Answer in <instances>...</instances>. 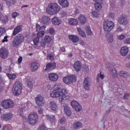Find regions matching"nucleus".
Listing matches in <instances>:
<instances>
[{
	"mask_svg": "<svg viewBox=\"0 0 130 130\" xmlns=\"http://www.w3.org/2000/svg\"><path fill=\"white\" fill-rule=\"evenodd\" d=\"M60 11V6L55 3H51L48 4L46 8V12L49 15H56Z\"/></svg>",
	"mask_w": 130,
	"mask_h": 130,
	"instance_id": "1",
	"label": "nucleus"
},
{
	"mask_svg": "<svg viewBox=\"0 0 130 130\" xmlns=\"http://www.w3.org/2000/svg\"><path fill=\"white\" fill-rule=\"evenodd\" d=\"M25 37L24 35L22 34H19L17 35L14 39L12 41L13 46L14 47H18L21 43L24 42Z\"/></svg>",
	"mask_w": 130,
	"mask_h": 130,
	"instance_id": "2",
	"label": "nucleus"
},
{
	"mask_svg": "<svg viewBox=\"0 0 130 130\" xmlns=\"http://www.w3.org/2000/svg\"><path fill=\"white\" fill-rule=\"evenodd\" d=\"M22 83L17 81L12 88V92L15 96H19L22 93Z\"/></svg>",
	"mask_w": 130,
	"mask_h": 130,
	"instance_id": "3",
	"label": "nucleus"
},
{
	"mask_svg": "<svg viewBox=\"0 0 130 130\" xmlns=\"http://www.w3.org/2000/svg\"><path fill=\"white\" fill-rule=\"evenodd\" d=\"M61 88H60V86L58 84H55V89L50 94L51 97H52L53 98H56L58 97L59 98H61Z\"/></svg>",
	"mask_w": 130,
	"mask_h": 130,
	"instance_id": "4",
	"label": "nucleus"
},
{
	"mask_svg": "<svg viewBox=\"0 0 130 130\" xmlns=\"http://www.w3.org/2000/svg\"><path fill=\"white\" fill-rule=\"evenodd\" d=\"M14 102L9 99L4 100L2 102L1 104L2 107H3L5 109L13 108V107L14 106Z\"/></svg>",
	"mask_w": 130,
	"mask_h": 130,
	"instance_id": "5",
	"label": "nucleus"
},
{
	"mask_svg": "<svg viewBox=\"0 0 130 130\" xmlns=\"http://www.w3.org/2000/svg\"><path fill=\"white\" fill-rule=\"evenodd\" d=\"M61 97L60 98H59V101L61 104H64V102H66V100H69L70 99V97L69 95H67L66 94L68 93V91L67 90V89L63 88L61 89Z\"/></svg>",
	"mask_w": 130,
	"mask_h": 130,
	"instance_id": "6",
	"label": "nucleus"
},
{
	"mask_svg": "<svg viewBox=\"0 0 130 130\" xmlns=\"http://www.w3.org/2000/svg\"><path fill=\"white\" fill-rule=\"evenodd\" d=\"M38 121V116L36 113L30 114L27 119V122L31 125H34Z\"/></svg>",
	"mask_w": 130,
	"mask_h": 130,
	"instance_id": "7",
	"label": "nucleus"
},
{
	"mask_svg": "<svg viewBox=\"0 0 130 130\" xmlns=\"http://www.w3.org/2000/svg\"><path fill=\"white\" fill-rule=\"evenodd\" d=\"M114 23L111 21H107L104 22V30L105 32H110L114 28Z\"/></svg>",
	"mask_w": 130,
	"mask_h": 130,
	"instance_id": "8",
	"label": "nucleus"
},
{
	"mask_svg": "<svg viewBox=\"0 0 130 130\" xmlns=\"http://www.w3.org/2000/svg\"><path fill=\"white\" fill-rule=\"evenodd\" d=\"M76 81H77V77L75 75L68 76L63 78V82L67 84V85H70V84H72L73 82H76Z\"/></svg>",
	"mask_w": 130,
	"mask_h": 130,
	"instance_id": "9",
	"label": "nucleus"
},
{
	"mask_svg": "<svg viewBox=\"0 0 130 130\" xmlns=\"http://www.w3.org/2000/svg\"><path fill=\"white\" fill-rule=\"evenodd\" d=\"M36 103L38 106H44V98L41 95L38 94L35 99Z\"/></svg>",
	"mask_w": 130,
	"mask_h": 130,
	"instance_id": "10",
	"label": "nucleus"
},
{
	"mask_svg": "<svg viewBox=\"0 0 130 130\" xmlns=\"http://www.w3.org/2000/svg\"><path fill=\"white\" fill-rule=\"evenodd\" d=\"M91 84H92V80L89 77L85 78L83 82V87L85 90H90L91 87Z\"/></svg>",
	"mask_w": 130,
	"mask_h": 130,
	"instance_id": "11",
	"label": "nucleus"
},
{
	"mask_svg": "<svg viewBox=\"0 0 130 130\" xmlns=\"http://www.w3.org/2000/svg\"><path fill=\"white\" fill-rule=\"evenodd\" d=\"M118 22L119 24H120V25L125 26L128 24V19H127V17L125 15H122L119 18Z\"/></svg>",
	"mask_w": 130,
	"mask_h": 130,
	"instance_id": "12",
	"label": "nucleus"
},
{
	"mask_svg": "<svg viewBox=\"0 0 130 130\" xmlns=\"http://www.w3.org/2000/svg\"><path fill=\"white\" fill-rule=\"evenodd\" d=\"M49 22H50V18L46 16H43L40 19V22L43 25V26H47V25H49Z\"/></svg>",
	"mask_w": 130,
	"mask_h": 130,
	"instance_id": "13",
	"label": "nucleus"
},
{
	"mask_svg": "<svg viewBox=\"0 0 130 130\" xmlns=\"http://www.w3.org/2000/svg\"><path fill=\"white\" fill-rule=\"evenodd\" d=\"M71 106L73 108H74L77 112H80V111L82 110V106L75 101H73L71 102Z\"/></svg>",
	"mask_w": 130,
	"mask_h": 130,
	"instance_id": "14",
	"label": "nucleus"
},
{
	"mask_svg": "<svg viewBox=\"0 0 130 130\" xmlns=\"http://www.w3.org/2000/svg\"><path fill=\"white\" fill-rule=\"evenodd\" d=\"M9 55V51L6 48H2L0 49V56L2 58H7Z\"/></svg>",
	"mask_w": 130,
	"mask_h": 130,
	"instance_id": "15",
	"label": "nucleus"
},
{
	"mask_svg": "<svg viewBox=\"0 0 130 130\" xmlns=\"http://www.w3.org/2000/svg\"><path fill=\"white\" fill-rule=\"evenodd\" d=\"M56 65L54 62L48 63L46 64V68L45 69V72H50L52 70H54Z\"/></svg>",
	"mask_w": 130,
	"mask_h": 130,
	"instance_id": "16",
	"label": "nucleus"
},
{
	"mask_svg": "<svg viewBox=\"0 0 130 130\" xmlns=\"http://www.w3.org/2000/svg\"><path fill=\"white\" fill-rule=\"evenodd\" d=\"M23 30V26L21 25L16 26L14 28V30L12 32L13 36H16L17 34H19L20 32H22Z\"/></svg>",
	"mask_w": 130,
	"mask_h": 130,
	"instance_id": "17",
	"label": "nucleus"
},
{
	"mask_svg": "<svg viewBox=\"0 0 130 130\" xmlns=\"http://www.w3.org/2000/svg\"><path fill=\"white\" fill-rule=\"evenodd\" d=\"M48 77L52 82H56L58 79V75L55 73H50Z\"/></svg>",
	"mask_w": 130,
	"mask_h": 130,
	"instance_id": "18",
	"label": "nucleus"
},
{
	"mask_svg": "<svg viewBox=\"0 0 130 130\" xmlns=\"http://www.w3.org/2000/svg\"><path fill=\"white\" fill-rule=\"evenodd\" d=\"M13 118V114L9 113L8 114H3L1 115V118L4 120H10Z\"/></svg>",
	"mask_w": 130,
	"mask_h": 130,
	"instance_id": "19",
	"label": "nucleus"
},
{
	"mask_svg": "<svg viewBox=\"0 0 130 130\" xmlns=\"http://www.w3.org/2000/svg\"><path fill=\"white\" fill-rule=\"evenodd\" d=\"M52 22L54 25L58 26V25H60V24H61V20L56 16L52 19Z\"/></svg>",
	"mask_w": 130,
	"mask_h": 130,
	"instance_id": "20",
	"label": "nucleus"
},
{
	"mask_svg": "<svg viewBox=\"0 0 130 130\" xmlns=\"http://www.w3.org/2000/svg\"><path fill=\"white\" fill-rule=\"evenodd\" d=\"M120 53L122 56L127 55V53H128V48L126 46L122 47L120 50Z\"/></svg>",
	"mask_w": 130,
	"mask_h": 130,
	"instance_id": "21",
	"label": "nucleus"
},
{
	"mask_svg": "<svg viewBox=\"0 0 130 130\" xmlns=\"http://www.w3.org/2000/svg\"><path fill=\"white\" fill-rule=\"evenodd\" d=\"M63 106L66 115H67V116H71V115H72V111H71V109H70V107L68 106V105H64Z\"/></svg>",
	"mask_w": 130,
	"mask_h": 130,
	"instance_id": "22",
	"label": "nucleus"
},
{
	"mask_svg": "<svg viewBox=\"0 0 130 130\" xmlns=\"http://www.w3.org/2000/svg\"><path fill=\"white\" fill-rule=\"evenodd\" d=\"M73 126L74 129H80L83 127V123L80 121H77L73 123Z\"/></svg>",
	"mask_w": 130,
	"mask_h": 130,
	"instance_id": "23",
	"label": "nucleus"
},
{
	"mask_svg": "<svg viewBox=\"0 0 130 130\" xmlns=\"http://www.w3.org/2000/svg\"><path fill=\"white\" fill-rule=\"evenodd\" d=\"M74 69L76 72H80L81 71V62L77 61L74 64Z\"/></svg>",
	"mask_w": 130,
	"mask_h": 130,
	"instance_id": "24",
	"label": "nucleus"
},
{
	"mask_svg": "<svg viewBox=\"0 0 130 130\" xmlns=\"http://www.w3.org/2000/svg\"><path fill=\"white\" fill-rule=\"evenodd\" d=\"M58 3L62 8H68L69 7L68 0H58Z\"/></svg>",
	"mask_w": 130,
	"mask_h": 130,
	"instance_id": "25",
	"label": "nucleus"
},
{
	"mask_svg": "<svg viewBox=\"0 0 130 130\" xmlns=\"http://www.w3.org/2000/svg\"><path fill=\"white\" fill-rule=\"evenodd\" d=\"M69 38L71 41H72L73 43H77L79 40H80V39H79L78 37H77L75 35H70L69 37Z\"/></svg>",
	"mask_w": 130,
	"mask_h": 130,
	"instance_id": "26",
	"label": "nucleus"
},
{
	"mask_svg": "<svg viewBox=\"0 0 130 130\" xmlns=\"http://www.w3.org/2000/svg\"><path fill=\"white\" fill-rule=\"evenodd\" d=\"M50 107L53 111L57 110V104L55 102H51L50 103Z\"/></svg>",
	"mask_w": 130,
	"mask_h": 130,
	"instance_id": "27",
	"label": "nucleus"
},
{
	"mask_svg": "<svg viewBox=\"0 0 130 130\" xmlns=\"http://www.w3.org/2000/svg\"><path fill=\"white\" fill-rule=\"evenodd\" d=\"M79 21L81 25L86 24V17L83 15H80L79 16Z\"/></svg>",
	"mask_w": 130,
	"mask_h": 130,
	"instance_id": "28",
	"label": "nucleus"
},
{
	"mask_svg": "<svg viewBox=\"0 0 130 130\" xmlns=\"http://www.w3.org/2000/svg\"><path fill=\"white\" fill-rule=\"evenodd\" d=\"M69 23L70 25H72L73 26H76L78 24V20L75 18H70L69 19Z\"/></svg>",
	"mask_w": 130,
	"mask_h": 130,
	"instance_id": "29",
	"label": "nucleus"
},
{
	"mask_svg": "<svg viewBox=\"0 0 130 130\" xmlns=\"http://www.w3.org/2000/svg\"><path fill=\"white\" fill-rule=\"evenodd\" d=\"M31 69L32 71H36L38 69V62L35 61L31 63Z\"/></svg>",
	"mask_w": 130,
	"mask_h": 130,
	"instance_id": "30",
	"label": "nucleus"
},
{
	"mask_svg": "<svg viewBox=\"0 0 130 130\" xmlns=\"http://www.w3.org/2000/svg\"><path fill=\"white\" fill-rule=\"evenodd\" d=\"M102 4L103 3H100L99 2H96L94 4V8L96 11H100L102 9Z\"/></svg>",
	"mask_w": 130,
	"mask_h": 130,
	"instance_id": "31",
	"label": "nucleus"
},
{
	"mask_svg": "<svg viewBox=\"0 0 130 130\" xmlns=\"http://www.w3.org/2000/svg\"><path fill=\"white\" fill-rule=\"evenodd\" d=\"M106 37L108 43H112L113 42V35L108 34Z\"/></svg>",
	"mask_w": 130,
	"mask_h": 130,
	"instance_id": "32",
	"label": "nucleus"
},
{
	"mask_svg": "<svg viewBox=\"0 0 130 130\" xmlns=\"http://www.w3.org/2000/svg\"><path fill=\"white\" fill-rule=\"evenodd\" d=\"M77 31L79 34V35L81 36V37H84L86 38V34L85 33V31H83L82 30V28L79 27L77 28Z\"/></svg>",
	"mask_w": 130,
	"mask_h": 130,
	"instance_id": "33",
	"label": "nucleus"
},
{
	"mask_svg": "<svg viewBox=\"0 0 130 130\" xmlns=\"http://www.w3.org/2000/svg\"><path fill=\"white\" fill-rule=\"evenodd\" d=\"M119 75L120 77H124V78H127L129 76L128 73L123 71L120 72Z\"/></svg>",
	"mask_w": 130,
	"mask_h": 130,
	"instance_id": "34",
	"label": "nucleus"
},
{
	"mask_svg": "<svg viewBox=\"0 0 130 130\" xmlns=\"http://www.w3.org/2000/svg\"><path fill=\"white\" fill-rule=\"evenodd\" d=\"M100 78L102 80H103V79H104V75L102 74V72H101L100 74H98L96 76L97 82H100Z\"/></svg>",
	"mask_w": 130,
	"mask_h": 130,
	"instance_id": "35",
	"label": "nucleus"
},
{
	"mask_svg": "<svg viewBox=\"0 0 130 130\" xmlns=\"http://www.w3.org/2000/svg\"><path fill=\"white\" fill-rule=\"evenodd\" d=\"M36 28H37V30L36 31H42L43 30H45V28H46L45 27V26H42V27L40 26V25L38 24H36Z\"/></svg>",
	"mask_w": 130,
	"mask_h": 130,
	"instance_id": "36",
	"label": "nucleus"
},
{
	"mask_svg": "<svg viewBox=\"0 0 130 130\" xmlns=\"http://www.w3.org/2000/svg\"><path fill=\"white\" fill-rule=\"evenodd\" d=\"M44 40L48 43V44H49L51 41V37L49 36H46L44 37Z\"/></svg>",
	"mask_w": 130,
	"mask_h": 130,
	"instance_id": "37",
	"label": "nucleus"
},
{
	"mask_svg": "<svg viewBox=\"0 0 130 130\" xmlns=\"http://www.w3.org/2000/svg\"><path fill=\"white\" fill-rule=\"evenodd\" d=\"M45 30H41L38 32L37 34V37L39 38V37H43L44 36V33H45V32H44Z\"/></svg>",
	"mask_w": 130,
	"mask_h": 130,
	"instance_id": "38",
	"label": "nucleus"
},
{
	"mask_svg": "<svg viewBox=\"0 0 130 130\" xmlns=\"http://www.w3.org/2000/svg\"><path fill=\"white\" fill-rule=\"evenodd\" d=\"M46 118L48 119L50 121H54L55 119V117L53 115L50 116V115H46Z\"/></svg>",
	"mask_w": 130,
	"mask_h": 130,
	"instance_id": "39",
	"label": "nucleus"
},
{
	"mask_svg": "<svg viewBox=\"0 0 130 130\" xmlns=\"http://www.w3.org/2000/svg\"><path fill=\"white\" fill-rule=\"evenodd\" d=\"M7 76L10 80H15L16 79V74H7Z\"/></svg>",
	"mask_w": 130,
	"mask_h": 130,
	"instance_id": "40",
	"label": "nucleus"
},
{
	"mask_svg": "<svg viewBox=\"0 0 130 130\" xmlns=\"http://www.w3.org/2000/svg\"><path fill=\"white\" fill-rule=\"evenodd\" d=\"M1 19L2 23H3V24H6V23H7V22H8L9 20L8 16H2V18Z\"/></svg>",
	"mask_w": 130,
	"mask_h": 130,
	"instance_id": "41",
	"label": "nucleus"
},
{
	"mask_svg": "<svg viewBox=\"0 0 130 130\" xmlns=\"http://www.w3.org/2000/svg\"><path fill=\"white\" fill-rule=\"evenodd\" d=\"M15 0H9L6 2V4L8 7H11L12 5H15Z\"/></svg>",
	"mask_w": 130,
	"mask_h": 130,
	"instance_id": "42",
	"label": "nucleus"
},
{
	"mask_svg": "<svg viewBox=\"0 0 130 130\" xmlns=\"http://www.w3.org/2000/svg\"><path fill=\"white\" fill-rule=\"evenodd\" d=\"M85 30L88 35H89V36L92 35V30H91V28H90L89 26H87L85 28Z\"/></svg>",
	"mask_w": 130,
	"mask_h": 130,
	"instance_id": "43",
	"label": "nucleus"
},
{
	"mask_svg": "<svg viewBox=\"0 0 130 130\" xmlns=\"http://www.w3.org/2000/svg\"><path fill=\"white\" fill-rule=\"evenodd\" d=\"M40 44L42 47H45L46 46V45L48 44L44 40L42 39L40 42Z\"/></svg>",
	"mask_w": 130,
	"mask_h": 130,
	"instance_id": "44",
	"label": "nucleus"
},
{
	"mask_svg": "<svg viewBox=\"0 0 130 130\" xmlns=\"http://www.w3.org/2000/svg\"><path fill=\"white\" fill-rule=\"evenodd\" d=\"M111 74L114 77H118V74H117V71H116V69H115V68H113L112 70Z\"/></svg>",
	"mask_w": 130,
	"mask_h": 130,
	"instance_id": "45",
	"label": "nucleus"
},
{
	"mask_svg": "<svg viewBox=\"0 0 130 130\" xmlns=\"http://www.w3.org/2000/svg\"><path fill=\"white\" fill-rule=\"evenodd\" d=\"M40 41H39V38L38 37L35 38L34 40V43L35 45H38V44L39 43Z\"/></svg>",
	"mask_w": 130,
	"mask_h": 130,
	"instance_id": "46",
	"label": "nucleus"
},
{
	"mask_svg": "<svg viewBox=\"0 0 130 130\" xmlns=\"http://www.w3.org/2000/svg\"><path fill=\"white\" fill-rule=\"evenodd\" d=\"M3 130H13V128L10 125H4L3 127Z\"/></svg>",
	"mask_w": 130,
	"mask_h": 130,
	"instance_id": "47",
	"label": "nucleus"
},
{
	"mask_svg": "<svg viewBox=\"0 0 130 130\" xmlns=\"http://www.w3.org/2000/svg\"><path fill=\"white\" fill-rule=\"evenodd\" d=\"M26 106H27V104H25V105L23 107H20L19 108V112L20 113H22V112H24L25 111V109L26 108Z\"/></svg>",
	"mask_w": 130,
	"mask_h": 130,
	"instance_id": "48",
	"label": "nucleus"
},
{
	"mask_svg": "<svg viewBox=\"0 0 130 130\" xmlns=\"http://www.w3.org/2000/svg\"><path fill=\"white\" fill-rule=\"evenodd\" d=\"M5 33H6V28L0 27V36H2Z\"/></svg>",
	"mask_w": 130,
	"mask_h": 130,
	"instance_id": "49",
	"label": "nucleus"
},
{
	"mask_svg": "<svg viewBox=\"0 0 130 130\" xmlns=\"http://www.w3.org/2000/svg\"><path fill=\"white\" fill-rule=\"evenodd\" d=\"M27 85L29 88H33V83L31 81H28L27 82Z\"/></svg>",
	"mask_w": 130,
	"mask_h": 130,
	"instance_id": "50",
	"label": "nucleus"
},
{
	"mask_svg": "<svg viewBox=\"0 0 130 130\" xmlns=\"http://www.w3.org/2000/svg\"><path fill=\"white\" fill-rule=\"evenodd\" d=\"M66 118L64 117H62L60 119V123L61 124H64V123H66Z\"/></svg>",
	"mask_w": 130,
	"mask_h": 130,
	"instance_id": "51",
	"label": "nucleus"
},
{
	"mask_svg": "<svg viewBox=\"0 0 130 130\" xmlns=\"http://www.w3.org/2000/svg\"><path fill=\"white\" fill-rule=\"evenodd\" d=\"M47 58L50 60H54V57L50 54L47 55Z\"/></svg>",
	"mask_w": 130,
	"mask_h": 130,
	"instance_id": "52",
	"label": "nucleus"
},
{
	"mask_svg": "<svg viewBox=\"0 0 130 130\" xmlns=\"http://www.w3.org/2000/svg\"><path fill=\"white\" fill-rule=\"evenodd\" d=\"M92 14L93 15V17H95V18H98L99 17V14L96 11L92 12Z\"/></svg>",
	"mask_w": 130,
	"mask_h": 130,
	"instance_id": "53",
	"label": "nucleus"
},
{
	"mask_svg": "<svg viewBox=\"0 0 130 130\" xmlns=\"http://www.w3.org/2000/svg\"><path fill=\"white\" fill-rule=\"evenodd\" d=\"M124 38H125V36L124 35H121L118 36V39L119 40H123Z\"/></svg>",
	"mask_w": 130,
	"mask_h": 130,
	"instance_id": "54",
	"label": "nucleus"
},
{
	"mask_svg": "<svg viewBox=\"0 0 130 130\" xmlns=\"http://www.w3.org/2000/svg\"><path fill=\"white\" fill-rule=\"evenodd\" d=\"M116 31V32H122V31H123V29H122L121 26H117Z\"/></svg>",
	"mask_w": 130,
	"mask_h": 130,
	"instance_id": "55",
	"label": "nucleus"
},
{
	"mask_svg": "<svg viewBox=\"0 0 130 130\" xmlns=\"http://www.w3.org/2000/svg\"><path fill=\"white\" fill-rule=\"evenodd\" d=\"M124 44H130V38L124 40Z\"/></svg>",
	"mask_w": 130,
	"mask_h": 130,
	"instance_id": "56",
	"label": "nucleus"
},
{
	"mask_svg": "<svg viewBox=\"0 0 130 130\" xmlns=\"http://www.w3.org/2000/svg\"><path fill=\"white\" fill-rule=\"evenodd\" d=\"M60 14L62 17H66V16L68 15V14L63 11H61Z\"/></svg>",
	"mask_w": 130,
	"mask_h": 130,
	"instance_id": "57",
	"label": "nucleus"
},
{
	"mask_svg": "<svg viewBox=\"0 0 130 130\" xmlns=\"http://www.w3.org/2000/svg\"><path fill=\"white\" fill-rule=\"evenodd\" d=\"M49 33L52 35V34H53V33H54V29H53V28H52V27L50 28Z\"/></svg>",
	"mask_w": 130,
	"mask_h": 130,
	"instance_id": "58",
	"label": "nucleus"
},
{
	"mask_svg": "<svg viewBox=\"0 0 130 130\" xmlns=\"http://www.w3.org/2000/svg\"><path fill=\"white\" fill-rule=\"evenodd\" d=\"M128 97H129V93H125L124 95L123 98L124 99L127 100L128 99Z\"/></svg>",
	"mask_w": 130,
	"mask_h": 130,
	"instance_id": "59",
	"label": "nucleus"
},
{
	"mask_svg": "<svg viewBox=\"0 0 130 130\" xmlns=\"http://www.w3.org/2000/svg\"><path fill=\"white\" fill-rule=\"evenodd\" d=\"M17 16H18V13L14 12L13 13H12V18H14L15 19L17 17Z\"/></svg>",
	"mask_w": 130,
	"mask_h": 130,
	"instance_id": "60",
	"label": "nucleus"
},
{
	"mask_svg": "<svg viewBox=\"0 0 130 130\" xmlns=\"http://www.w3.org/2000/svg\"><path fill=\"white\" fill-rule=\"evenodd\" d=\"M8 36H5L2 41L3 43H4V42H8Z\"/></svg>",
	"mask_w": 130,
	"mask_h": 130,
	"instance_id": "61",
	"label": "nucleus"
},
{
	"mask_svg": "<svg viewBox=\"0 0 130 130\" xmlns=\"http://www.w3.org/2000/svg\"><path fill=\"white\" fill-rule=\"evenodd\" d=\"M22 60H23V57L20 56L18 59V63H21V62H22Z\"/></svg>",
	"mask_w": 130,
	"mask_h": 130,
	"instance_id": "62",
	"label": "nucleus"
},
{
	"mask_svg": "<svg viewBox=\"0 0 130 130\" xmlns=\"http://www.w3.org/2000/svg\"><path fill=\"white\" fill-rule=\"evenodd\" d=\"M40 130H46V127H45V125H42L40 127Z\"/></svg>",
	"mask_w": 130,
	"mask_h": 130,
	"instance_id": "63",
	"label": "nucleus"
},
{
	"mask_svg": "<svg viewBox=\"0 0 130 130\" xmlns=\"http://www.w3.org/2000/svg\"><path fill=\"white\" fill-rule=\"evenodd\" d=\"M80 44L82 45V46H85V42H84V41H80Z\"/></svg>",
	"mask_w": 130,
	"mask_h": 130,
	"instance_id": "64",
	"label": "nucleus"
}]
</instances>
